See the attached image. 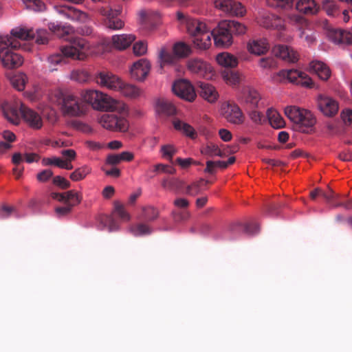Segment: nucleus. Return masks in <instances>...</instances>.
Listing matches in <instances>:
<instances>
[{
    "mask_svg": "<svg viewBox=\"0 0 352 352\" xmlns=\"http://www.w3.org/2000/svg\"><path fill=\"white\" fill-rule=\"evenodd\" d=\"M109 45L108 40H102L98 44V47L101 50H94L86 39L76 36L72 38L69 44L61 47L60 51L65 58L75 60H84L92 53L102 54L108 51Z\"/></svg>",
    "mask_w": 352,
    "mask_h": 352,
    "instance_id": "obj_3",
    "label": "nucleus"
},
{
    "mask_svg": "<svg viewBox=\"0 0 352 352\" xmlns=\"http://www.w3.org/2000/svg\"><path fill=\"white\" fill-rule=\"evenodd\" d=\"M49 28L57 36L63 38H64L65 36L72 34L74 32V29L71 25H60L52 23H50Z\"/></svg>",
    "mask_w": 352,
    "mask_h": 352,
    "instance_id": "obj_37",
    "label": "nucleus"
},
{
    "mask_svg": "<svg viewBox=\"0 0 352 352\" xmlns=\"http://www.w3.org/2000/svg\"><path fill=\"white\" fill-rule=\"evenodd\" d=\"M135 39V36L133 34H116L111 37L112 47L118 50H124L129 47Z\"/></svg>",
    "mask_w": 352,
    "mask_h": 352,
    "instance_id": "obj_26",
    "label": "nucleus"
},
{
    "mask_svg": "<svg viewBox=\"0 0 352 352\" xmlns=\"http://www.w3.org/2000/svg\"><path fill=\"white\" fill-rule=\"evenodd\" d=\"M227 23L230 32H233L236 35H243L247 32V27L239 21L227 20Z\"/></svg>",
    "mask_w": 352,
    "mask_h": 352,
    "instance_id": "obj_47",
    "label": "nucleus"
},
{
    "mask_svg": "<svg viewBox=\"0 0 352 352\" xmlns=\"http://www.w3.org/2000/svg\"><path fill=\"white\" fill-rule=\"evenodd\" d=\"M155 108L157 113L164 114L166 116L174 115L176 112V109L173 104L164 98H159L156 100Z\"/></svg>",
    "mask_w": 352,
    "mask_h": 352,
    "instance_id": "obj_32",
    "label": "nucleus"
},
{
    "mask_svg": "<svg viewBox=\"0 0 352 352\" xmlns=\"http://www.w3.org/2000/svg\"><path fill=\"white\" fill-rule=\"evenodd\" d=\"M173 53L179 58H185L192 54V49L188 44L179 42L173 46Z\"/></svg>",
    "mask_w": 352,
    "mask_h": 352,
    "instance_id": "obj_45",
    "label": "nucleus"
},
{
    "mask_svg": "<svg viewBox=\"0 0 352 352\" xmlns=\"http://www.w3.org/2000/svg\"><path fill=\"white\" fill-rule=\"evenodd\" d=\"M82 201V196L80 192L74 190H69L65 192V203L68 204L72 208L74 206L79 204Z\"/></svg>",
    "mask_w": 352,
    "mask_h": 352,
    "instance_id": "obj_48",
    "label": "nucleus"
},
{
    "mask_svg": "<svg viewBox=\"0 0 352 352\" xmlns=\"http://www.w3.org/2000/svg\"><path fill=\"white\" fill-rule=\"evenodd\" d=\"M70 78L79 83H87L90 80V75L85 69H76L71 72Z\"/></svg>",
    "mask_w": 352,
    "mask_h": 352,
    "instance_id": "obj_46",
    "label": "nucleus"
},
{
    "mask_svg": "<svg viewBox=\"0 0 352 352\" xmlns=\"http://www.w3.org/2000/svg\"><path fill=\"white\" fill-rule=\"evenodd\" d=\"M296 9L305 14H314L317 12L314 0H299L296 3Z\"/></svg>",
    "mask_w": 352,
    "mask_h": 352,
    "instance_id": "obj_43",
    "label": "nucleus"
},
{
    "mask_svg": "<svg viewBox=\"0 0 352 352\" xmlns=\"http://www.w3.org/2000/svg\"><path fill=\"white\" fill-rule=\"evenodd\" d=\"M204 184H207V182L199 180L192 183L187 187L186 193L191 196H195L198 195L204 190Z\"/></svg>",
    "mask_w": 352,
    "mask_h": 352,
    "instance_id": "obj_53",
    "label": "nucleus"
},
{
    "mask_svg": "<svg viewBox=\"0 0 352 352\" xmlns=\"http://www.w3.org/2000/svg\"><path fill=\"white\" fill-rule=\"evenodd\" d=\"M270 125L274 129H280L285 126V122L280 114L274 109H270L267 111Z\"/></svg>",
    "mask_w": 352,
    "mask_h": 352,
    "instance_id": "obj_34",
    "label": "nucleus"
},
{
    "mask_svg": "<svg viewBox=\"0 0 352 352\" xmlns=\"http://www.w3.org/2000/svg\"><path fill=\"white\" fill-rule=\"evenodd\" d=\"M63 113L71 116H79L85 111L83 104L79 102L78 98L72 94L63 95L60 102Z\"/></svg>",
    "mask_w": 352,
    "mask_h": 352,
    "instance_id": "obj_12",
    "label": "nucleus"
},
{
    "mask_svg": "<svg viewBox=\"0 0 352 352\" xmlns=\"http://www.w3.org/2000/svg\"><path fill=\"white\" fill-rule=\"evenodd\" d=\"M309 72L324 81L327 80L331 75L329 67L325 63L317 60L309 63Z\"/></svg>",
    "mask_w": 352,
    "mask_h": 352,
    "instance_id": "obj_25",
    "label": "nucleus"
},
{
    "mask_svg": "<svg viewBox=\"0 0 352 352\" xmlns=\"http://www.w3.org/2000/svg\"><path fill=\"white\" fill-rule=\"evenodd\" d=\"M118 91L124 97L131 99L140 97L143 93L140 87L132 84L126 83L124 81H122V85H120Z\"/></svg>",
    "mask_w": 352,
    "mask_h": 352,
    "instance_id": "obj_30",
    "label": "nucleus"
},
{
    "mask_svg": "<svg viewBox=\"0 0 352 352\" xmlns=\"http://www.w3.org/2000/svg\"><path fill=\"white\" fill-rule=\"evenodd\" d=\"M91 168L87 165H83L76 168L69 175V178L73 182H79L83 180L87 175L91 174Z\"/></svg>",
    "mask_w": 352,
    "mask_h": 352,
    "instance_id": "obj_39",
    "label": "nucleus"
},
{
    "mask_svg": "<svg viewBox=\"0 0 352 352\" xmlns=\"http://www.w3.org/2000/svg\"><path fill=\"white\" fill-rule=\"evenodd\" d=\"M186 67L190 73L208 80L212 79L215 75L213 67L208 62L199 58L188 60Z\"/></svg>",
    "mask_w": 352,
    "mask_h": 352,
    "instance_id": "obj_11",
    "label": "nucleus"
},
{
    "mask_svg": "<svg viewBox=\"0 0 352 352\" xmlns=\"http://www.w3.org/2000/svg\"><path fill=\"white\" fill-rule=\"evenodd\" d=\"M28 81V77L24 73L14 74L10 78V82L12 86L19 91H24Z\"/></svg>",
    "mask_w": 352,
    "mask_h": 352,
    "instance_id": "obj_36",
    "label": "nucleus"
},
{
    "mask_svg": "<svg viewBox=\"0 0 352 352\" xmlns=\"http://www.w3.org/2000/svg\"><path fill=\"white\" fill-rule=\"evenodd\" d=\"M122 9L119 7L113 9H106L103 7L99 9V12L105 16L104 23L107 28L112 30H120L124 26L123 21L118 17Z\"/></svg>",
    "mask_w": 352,
    "mask_h": 352,
    "instance_id": "obj_18",
    "label": "nucleus"
},
{
    "mask_svg": "<svg viewBox=\"0 0 352 352\" xmlns=\"http://www.w3.org/2000/svg\"><path fill=\"white\" fill-rule=\"evenodd\" d=\"M272 53L274 56L287 63H295L298 59V53L293 48L287 45H275L272 49Z\"/></svg>",
    "mask_w": 352,
    "mask_h": 352,
    "instance_id": "obj_22",
    "label": "nucleus"
},
{
    "mask_svg": "<svg viewBox=\"0 0 352 352\" xmlns=\"http://www.w3.org/2000/svg\"><path fill=\"white\" fill-rule=\"evenodd\" d=\"M287 21L289 24L297 26L299 37L303 39L308 45H311L316 42V33L304 17L298 14H292L288 16Z\"/></svg>",
    "mask_w": 352,
    "mask_h": 352,
    "instance_id": "obj_7",
    "label": "nucleus"
},
{
    "mask_svg": "<svg viewBox=\"0 0 352 352\" xmlns=\"http://www.w3.org/2000/svg\"><path fill=\"white\" fill-rule=\"evenodd\" d=\"M248 110V114L250 119L255 124H261L263 114L261 109H249Z\"/></svg>",
    "mask_w": 352,
    "mask_h": 352,
    "instance_id": "obj_58",
    "label": "nucleus"
},
{
    "mask_svg": "<svg viewBox=\"0 0 352 352\" xmlns=\"http://www.w3.org/2000/svg\"><path fill=\"white\" fill-rule=\"evenodd\" d=\"M177 151V150L176 147L173 144H170L162 145L160 148V153L162 157L170 161L172 160L173 157Z\"/></svg>",
    "mask_w": 352,
    "mask_h": 352,
    "instance_id": "obj_51",
    "label": "nucleus"
},
{
    "mask_svg": "<svg viewBox=\"0 0 352 352\" xmlns=\"http://www.w3.org/2000/svg\"><path fill=\"white\" fill-rule=\"evenodd\" d=\"M221 111L228 122L234 124H241L244 121L243 114L240 108L235 104H223Z\"/></svg>",
    "mask_w": 352,
    "mask_h": 352,
    "instance_id": "obj_20",
    "label": "nucleus"
},
{
    "mask_svg": "<svg viewBox=\"0 0 352 352\" xmlns=\"http://www.w3.org/2000/svg\"><path fill=\"white\" fill-rule=\"evenodd\" d=\"M294 0H267V4L273 8L290 9L292 8Z\"/></svg>",
    "mask_w": 352,
    "mask_h": 352,
    "instance_id": "obj_52",
    "label": "nucleus"
},
{
    "mask_svg": "<svg viewBox=\"0 0 352 352\" xmlns=\"http://www.w3.org/2000/svg\"><path fill=\"white\" fill-rule=\"evenodd\" d=\"M201 153L208 157H224L226 152L221 150L218 145L210 142L201 148Z\"/></svg>",
    "mask_w": 352,
    "mask_h": 352,
    "instance_id": "obj_38",
    "label": "nucleus"
},
{
    "mask_svg": "<svg viewBox=\"0 0 352 352\" xmlns=\"http://www.w3.org/2000/svg\"><path fill=\"white\" fill-rule=\"evenodd\" d=\"M318 109L327 117L335 116L339 109V104L336 100L324 94H318L316 97Z\"/></svg>",
    "mask_w": 352,
    "mask_h": 352,
    "instance_id": "obj_16",
    "label": "nucleus"
},
{
    "mask_svg": "<svg viewBox=\"0 0 352 352\" xmlns=\"http://www.w3.org/2000/svg\"><path fill=\"white\" fill-rule=\"evenodd\" d=\"M61 154L65 157L64 160L65 162L69 163V165H72V162L76 157V153L73 149H67L61 151Z\"/></svg>",
    "mask_w": 352,
    "mask_h": 352,
    "instance_id": "obj_61",
    "label": "nucleus"
},
{
    "mask_svg": "<svg viewBox=\"0 0 352 352\" xmlns=\"http://www.w3.org/2000/svg\"><path fill=\"white\" fill-rule=\"evenodd\" d=\"M151 69L150 61L141 58L135 62L129 69L131 77L139 82H143L146 78Z\"/></svg>",
    "mask_w": 352,
    "mask_h": 352,
    "instance_id": "obj_17",
    "label": "nucleus"
},
{
    "mask_svg": "<svg viewBox=\"0 0 352 352\" xmlns=\"http://www.w3.org/2000/svg\"><path fill=\"white\" fill-rule=\"evenodd\" d=\"M133 53L137 56L145 55L148 51V43L145 41H139L133 46Z\"/></svg>",
    "mask_w": 352,
    "mask_h": 352,
    "instance_id": "obj_55",
    "label": "nucleus"
},
{
    "mask_svg": "<svg viewBox=\"0 0 352 352\" xmlns=\"http://www.w3.org/2000/svg\"><path fill=\"white\" fill-rule=\"evenodd\" d=\"M0 59L3 65L8 69L19 67L23 63V58L21 55L8 47L0 49Z\"/></svg>",
    "mask_w": 352,
    "mask_h": 352,
    "instance_id": "obj_19",
    "label": "nucleus"
},
{
    "mask_svg": "<svg viewBox=\"0 0 352 352\" xmlns=\"http://www.w3.org/2000/svg\"><path fill=\"white\" fill-rule=\"evenodd\" d=\"M1 108L5 117L14 124H19L20 116L18 112V110H19L21 118L30 128L38 130L41 129L43 125L41 113L25 106L21 101H16L14 104L4 102Z\"/></svg>",
    "mask_w": 352,
    "mask_h": 352,
    "instance_id": "obj_2",
    "label": "nucleus"
},
{
    "mask_svg": "<svg viewBox=\"0 0 352 352\" xmlns=\"http://www.w3.org/2000/svg\"><path fill=\"white\" fill-rule=\"evenodd\" d=\"M53 183L60 188L65 189L70 186V183L65 177L62 176H56L53 179Z\"/></svg>",
    "mask_w": 352,
    "mask_h": 352,
    "instance_id": "obj_62",
    "label": "nucleus"
},
{
    "mask_svg": "<svg viewBox=\"0 0 352 352\" xmlns=\"http://www.w3.org/2000/svg\"><path fill=\"white\" fill-rule=\"evenodd\" d=\"M26 8L35 12H41L45 9V6L42 0H25Z\"/></svg>",
    "mask_w": 352,
    "mask_h": 352,
    "instance_id": "obj_54",
    "label": "nucleus"
},
{
    "mask_svg": "<svg viewBox=\"0 0 352 352\" xmlns=\"http://www.w3.org/2000/svg\"><path fill=\"white\" fill-rule=\"evenodd\" d=\"M53 173L51 170L47 169L41 171L37 175V179L41 182H47L52 176Z\"/></svg>",
    "mask_w": 352,
    "mask_h": 352,
    "instance_id": "obj_64",
    "label": "nucleus"
},
{
    "mask_svg": "<svg viewBox=\"0 0 352 352\" xmlns=\"http://www.w3.org/2000/svg\"><path fill=\"white\" fill-rule=\"evenodd\" d=\"M114 212L124 221L130 220L129 214L124 210V206L118 202L114 204Z\"/></svg>",
    "mask_w": 352,
    "mask_h": 352,
    "instance_id": "obj_57",
    "label": "nucleus"
},
{
    "mask_svg": "<svg viewBox=\"0 0 352 352\" xmlns=\"http://www.w3.org/2000/svg\"><path fill=\"white\" fill-rule=\"evenodd\" d=\"M33 38V30L23 26L12 29L10 35H0V44L12 48H19L21 45L17 40L25 41Z\"/></svg>",
    "mask_w": 352,
    "mask_h": 352,
    "instance_id": "obj_6",
    "label": "nucleus"
},
{
    "mask_svg": "<svg viewBox=\"0 0 352 352\" xmlns=\"http://www.w3.org/2000/svg\"><path fill=\"white\" fill-rule=\"evenodd\" d=\"M53 8L62 19L80 23H85L90 21L86 12L74 6L60 4L54 6Z\"/></svg>",
    "mask_w": 352,
    "mask_h": 352,
    "instance_id": "obj_8",
    "label": "nucleus"
},
{
    "mask_svg": "<svg viewBox=\"0 0 352 352\" xmlns=\"http://www.w3.org/2000/svg\"><path fill=\"white\" fill-rule=\"evenodd\" d=\"M341 118L346 124L352 125V109H344L341 113Z\"/></svg>",
    "mask_w": 352,
    "mask_h": 352,
    "instance_id": "obj_63",
    "label": "nucleus"
},
{
    "mask_svg": "<svg viewBox=\"0 0 352 352\" xmlns=\"http://www.w3.org/2000/svg\"><path fill=\"white\" fill-rule=\"evenodd\" d=\"M82 100L97 111L125 113L129 112L127 104L121 100L94 89H83L80 92Z\"/></svg>",
    "mask_w": 352,
    "mask_h": 352,
    "instance_id": "obj_1",
    "label": "nucleus"
},
{
    "mask_svg": "<svg viewBox=\"0 0 352 352\" xmlns=\"http://www.w3.org/2000/svg\"><path fill=\"white\" fill-rule=\"evenodd\" d=\"M172 89L176 96L188 102L194 101L197 97L193 85L187 80L181 79L175 81Z\"/></svg>",
    "mask_w": 352,
    "mask_h": 352,
    "instance_id": "obj_14",
    "label": "nucleus"
},
{
    "mask_svg": "<svg viewBox=\"0 0 352 352\" xmlns=\"http://www.w3.org/2000/svg\"><path fill=\"white\" fill-rule=\"evenodd\" d=\"M42 162L44 166L54 165L60 168L65 170H72L73 168V165H69V163L65 162L63 159L58 157L53 156L44 158Z\"/></svg>",
    "mask_w": 352,
    "mask_h": 352,
    "instance_id": "obj_42",
    "label": "nucleus"
},
{
    "mask_svg": "<svg viewBox=\"0 0 352 352\" xmlns=\"http://www.w3.org/2000/svg\"><path fill=\"white\" fill-rule=\"evenodd\" d=\"M246 49L250 54L258 56L266 54L270 45L265 38H254L247 42Z\"/></svg>",
    "mask_w": 352,
    "mask_h": 352,
    "instance_id": "obj_24",
    "label": "nucleus"
},
{
    "mask_svg": "<svg viewBox=\"0 0 352 352\" xmlns=\"http://www.w3.org/2000/svg\"><path fill=\"white\" fill-rule=\"evenodd\" d=\"M43 96V91L38 83H33L31 88L23 93V96L30 101L38 100Z\"/></svg>",
    "mask_w": 352,
    "mask_h": 352,
    "instance_id": "obj_40",
    "label": "nucleus"
},
{
    "mask_svg": "<svg viewBox=\"0 0 352 352\" xmlns=\"http://www.w3.org/2000/svg\"><path fill=\"white\" fill-rule=\"evenodd\" d=\"M47 34V32L45 30H38L36 35L33 33V38H35L36 43L45 44L48 41Z\"/></svg>",
    "mask_w": 352,
    "mask_h": 352,
    "instance_id": "obj_60",
    "label": "nucleus"
},
{
    "mask_svg": "<svg viewBox=\"0 0 352 352\" xmlns=\"http://www.w3.org/2000/svg\"><path fill=\"white\" fill-rule=\"evenodd\" d=\"M130 231L134 236H142L150 234L151 232V229L147 226L146 225H139L136 227L131 228Z\"/></svg>",
    "mask_w": 352,
    "mask_h": 352,
    "instance_id": "obj_59",
    "label": "nucleus"
},
{
    "mask_svg": "<svg viewBox=\"0 0 352 352\" xmlns=\"http://www.w3.org/2000/svg\"><path fill=\"white\" fill-rule=\"evenodd\" d=\"M118 113H104L98 117V124L104 129L113 132H126L127 131L129 124L128 120L124 116L127 114Z\"/></svg>",
    "mask_w": 352,
    "mask_h": 352,
    "instance_id": "obj_5",
    "label": "nucleus"
},
{
    "mask_svg": "<svg viewBox=\"0 0 352 352\" xmlns=\"http://www.w3.org/2000/svg\"><path fill=\"white\" fill-rule=\"evenodd\" d=\"M200 96L206 101L210 103L216 102L219 98V94L216 88L208 83L200 82Z\"/></svg>",
    "mask_w": 352,
    "mask_h": 352,
    "instance_id": "obj_28",
    "label": "nucleus"
},
{
    "mask_svg": "<svg viewBox=\"0 0 352 352\" xmlns=\"http://www.w3.org/2000/svg\"><path fill=\"white\" fill-rule=\"evenodd\" d=\"M212 31L208 29L197 38L192 39V42L194 46L200 50H208L212 45Z\"/></svg>",
    "mask_w": 352,
    "mask_h": 352,
    "instance_id": "obj_31",
    "label": "nucleus"
},
{
    "mask_svg": "<svg viewBox=\"0 0 352 352\" xmlns=\"http://www.w3.org/2000/svg\"><path fill=\"white\" fill-rule=\"evenodd\" d=\"M186 28L192 40L209 29L204 22L199 21L195 19L186 20Z\"/></svg>",
    "mask_w": 352,
    "mask_h": 352,
    "instance_id": "obj_27",
    "label": "nucleus"
},
{
    "mask_svg": "<svg viewBox=\"0 0 352 352\" xmlns=\"http://www.w3.org/2000/svg\"><path fill=\"white\" fill-rule=\"evenodd\" d=\"M274 82L286 83L290 82L300 85L305 87L311 88L314 82L310 77L305 73L298 69H282L272 76Z\"/></svg>",
    "mask_w": 352,
    "mask_h": 352,
    "instance_id": "obj_4",
    "label": "nucleus"
},
{
    "mask_svg": "<svg viewBox=\"0 0 352 352\" xmlns=\"http://www.w3.org/2000/svg\"><path fill=\"white\" fill-rule=\"evenodd\" d=\"M98 84L107 89L118 91L122 80L111 72H99L97 76Z\"/></svg>",
    "mask_w": 352,
    "mask_h": 352,
    "instance_id": "obj_21",
    "label": "nucleus"
},
{
    "mask_svg": "<svg viewBox=\"0 0 352 352\" xmlns=\"http://www.w3.org/2000/svg\"><path fill=\"white\" fill-rule=\"evenodd\" d=\"M214 6L226 14L243 16L246 10L241 3L233 0H215Z\"/></svg>",
    "mask_w": 352,
    "mask_h": 352,
    "instance_id": "obj_15",
    "label": "nucleus"
},
{
    "mask_svg": "<svg viewBox=\"0 0 352 352\" xmlns=\"http://www.w3.org/2000/svg\"><path fill=\"white\" fill-rule=\"evenodd\" d=\"M64 57L61 52L50 56L47 60L49 69L50 71L56 69V66L64 62Z\"/></svg>",
    "mask_w": 352,
    "mask_h": 352,
    "instance_id": "obj_50",
    "label": "nucleus"
},
{
    "mask_svg": "<svg viewBox=\"0 0 352 352\" xmlns=\"http://www.w3.org/2000/svg\"><path fill=\"white\" fill-rule=\"evenodd\" d=\"M228 24L227 20H223L212 30L214 44L218 48H228L233 43L232 34Z\"/></svg>",
    "mask_w": 352,
    "mask_h": 352,
    "instance_id": "obj_10",
    "label": "nucleus"
},
{
    "mask_svg": "<svg viewBox=\"0 0 352 352\" xmlns=\"http://www.w3.org/2000/svg\"><path fill=\"white\" fill-rule=\"evenodd\" d=\"M174 128L182 133L186 136H188L192 139L196 138L197 133L194 128L189 124L186 123L179 120H175L173 122Z\"/></svg>",
    "mask_w": 352,
    "mask_h": 352,
    "instance_id": "obj_35",
    "label": "nucleus"
},
{
    "mask_svg": "<svg viewBox=\"0 0 352 352\" xmlns=\"http://www.w3.org/2000/svg\"><path fill=\"white\" fill-rule=\"evenodd\" d=\"M161 69L166 65H170L174 62L173 56L165 47H162L158 51V60Z\"/></svg>",
    "mask_w": 352,
    "mask_h": 352,
    "instance_id": "obj_44",
    "label": "nucleus"
},
{
    "mask_svg": "<svg viewBox=\"0 0 352 352\" xmlns=\"http://www.w3.org/2000/svg\"><path fill=\"white\" fill-rule=\"evenodd\" d=\"M221 76L227 85L234 86L240 82L241 75L238 72L224 70L221 72Z\"/></svg>",
    "mask_w": 352,
    "mask_h": 352,
    "instance_id": "obj_41",
    "label": "nucleus"
},
{
    "mask_svg": "<svg viewBox=\"0 0 352 352\" xmlns=\"http://www.w3.org/2000/svg\"><path fill=\"white\" fill-rule=\"evenodd\" d=\"M258 66L263 70L271 69L276 67L277 62L273 57H265L258 60Z\"/></svg>",
    "mask_w": 352,
    "mask_h": 352,
    "instance_id": "obj_56",
    "label": "nucleus"
},
{
    "mask_svg": "<svg viewBox=\"0 0 352 352\" xmlns=\"http://www.w3.org/2000/svg\"><path fill=\"white\" fill-rule=\"evenodd\" d=\"M299 121H296V124L300 127L310 128L316 123V119L313 113L307 109H302L299 114Z\"/></svg>",
    "mask_w": 352,
    "mask_h": 352,
    "instance_id": "obj_33",
    "label": "nucleus"
},
{
    "mask_svg": "<svg viewBox=\"0 0 352 352\" xmlns=\"http://www.w3.org/2000/svg\"><path fill=\"white\" fill-rule=\"evenodd\" d=\"M301 108L296 106H287L284 112L285 116L294 123L296 124V121H299V114L301 111Z\"/></svg>",
    "mask_w": 352,
    "mask_h": 352,
    "instance_id": "obj_49",
    "label": "nucleus"
},
{
    "mask_svg": "<svg viewBox=\"0 0 352 352\" xmlns=\"http://www.w3.org/2000/svg\"><path fill=\"white\" fill-rule=\"evenodd\" d=\"M258 23L261 26L266 29L277 31L276 36L279 40H287L284 34L286 31L285 22L278 16L271 13H264L258 19Z\"/></svg>",
    "mask_w": 352,
    "mask_h": 352,
    "instance_id": "obj_9",
    "label": "nucleus"
},
{
    "mask_svg": "<svg viewBox=\"0 0 352 352\" xmlns=\"http://www.w3.org/2000/svg\"><path fill=\"white\" fill-rule=\"evenodd\" d=\"M240 102L247 109H262L265 107L264 102L261 100L260 94L254 89L245 88L240 98Z\"/></svg>",
    "mask_w": 352,
    "mask_h": 352,
    "instance_id": "obj_13",
    "label": "nucleus"
},
{
    "mask_svg": "<svg viewBox=\"0 0 352 352\" xmlns=\"http://www.w3.org/2000/svg\"><path fill=\"white\" fill-rule=\"evenodd\" d=\"M327 37L334 44L339 45H350L352 43V34L341 29H329Z\"/></svg>",
    "mask_w": 352,
    "mask_h": 352,
    "instance_id": "obj_23",
    "label": "nucleus"
},
{
    "mask_svg": "<svg viewBox=\"0 0 352 352\" xmlns=\"http://www.w3.org/2000/svg\"><path fill=\"white\" fill-rule=\"evenodd\" d=\"M215 60L219 65L225 68H234L239 64L237 58L226 52L217 54Z\"/></svg>",
    "mask_w": 352,
    "mask_h": 352,
    "instance_id": "obj_29",
    "label": "nucleus"
}]
</instances>
